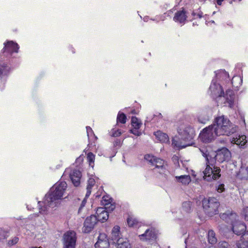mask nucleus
Returning a JSON list of instances; mask_svg holds the SVG:
<instances>
[{"label": "nucleus", "mask_w": 248, "mask_h": 248, "mask_svg": "<svg viewBox=\"0 0 248 248\" xmlns=\"http://www.w3.org/2000/svg\"><path fill=\"white\" fill-rule=\"evenodd\" d=\"M203 156L206 159L207 167L203 172V180L211 181L212 180H216L220 176V169L219 168L214 167V169L210 167L217 161L222 163L224 161H229L231 157L230 151L226 148L223 147L218 149L217 151H212L210 148L202 147L199 148Z\"/></svg>", "instance_id": "1"}, {"label": "nucleus", "mask_w": 248, "mask_h": 248, "mask_svg": "<svg viewBox=\"0 0 248 248\" xmlns=\"http://www.w3.org/2000/svg\"><path fill=\"white\" fill-rule=\"evenodd\" d=\"M51 187L49 191L46 194L43 201H38L39 213L46 215L52 212L53 209L60 204V200L62 198L65 189L63 187Z\"/></svg>", "instance_id": "2"}, {"label": "nucleus", "mask_w": 248, "mask_h": 248, "mask_svg": "<svg viewBox=\"0 0 248 248\" xmlns=\"http://www.w3.org/2000/svg\"><path fill=\"white\" fill-rule=\"evenodd\" d=\"M178 135L172 140V145L179 149L192 145V140L195 136L194 128L189 124L181 123L177 128Z\"/></svg>", "instance_id": "3"}, {"label": "nucleus", "mask_w": 248, "mask_h": 248, "mask_svg": "<svg viewBox=\"0 0 248 248\" xmlns=\"http://www.w3.org/2000/svg\"><path fill=\"white\" fill-rule=\"evenodd\" d=\"M218 136H229L235 133L237 129L234 124L224 115L217 117L213 124L211 125Z\"/></svg>", "instance_id": "4"}, {"label": "nucleus", "mask_w": 248, "mask_h": 248, "mask_svg": "<svg viewBox=\"0 0 248 248\" xmlns=\"http://www.w3.org/2000/svg\"><path fill=\"white\" fill-rule=\"evenodd\" d=\"M209 90L211 91V95L213 98L225 96L228 106L231 108L233 107L234 95L232 90H227L225 94L222 87L219 84L217 83L214 79L212 81Z\"/></svg>", "instance_id": "5"}, {"label": "nucleus", "mask_w": 248, "mask_h": 248, "mask_svg": "<svg viewBox=\"0 0 248 248\" xmlns=\"http://www.w3.org/2000/svg\"><path fill=\"white\" fill-rule=\"evenodd\" d=\"M219 202L214 197L205 198L202 200V207L206 214L212 217L218 213Z\"/></svg>", "instance_id": "6"}, {"label": "nucleus", "mask_w": 248, "mask_h": 248, "mask_svg": "<svg viewBox=\"0 0 248 248\" xmlns=\"http://www.w3.org/2000/svg\"><path fill=\"white\" fill-rule=\"evenodd\" d=\"M217 136H219L214 130L213 126L210 125L201 131L199 138L202 142L208 143L214 140Z\"/></svg>", "instance_id": "7"}, {"label": "nucleus", "mask_w": 248, "mask_h": 248, "mask_svg": "<svg viewBox=\"0 0 248 248\" xmlns=\"http://www.w3.org/2000/svg\"><path fill=\"white\" fill-rule=\"evenodd\" d=\"M232 229L234 233L237 235L242 234V241H246L248 238V231H246L247 227L245 223L238 220L232 225Z\"/></svg>", "instance_id": "8"}, {"label": "nucleus", "mask_w": 248, "mask_h": 248, "mask_svg": "<svg viewBox=\"0 0 248 248\" xmlns=\"http://www.w3.org/2000/svg\"><path fill=\"white\" fill-rule=\"evenodd\" d=\"M77 238L74 231H68L63 235L62 248H75Z\"/></svg>", "instance_id": "9"}, {"label": "nucleus", "mask_w": 248, "mask_h": 248, "mask_svg": "<svg viewBox=\"0 0 248 248\" xmlns=\"http://www.w3.org/2000/svg\"><path fill=\"white\" fill-rule=\"evenodd\" d=\"M67 174L69 175L74 186H79L82 176L80 171L77 169L70 170L69 169H66L64 172V175H66Z\"/></svg>", "instance_id": "10"}, {"label": "nucleus", "mask_w": 248, "mask_h": 248, "mask_svg": "<svg viewBox=\"0 0 248 248\" xmlns=\"http://www.w3.org/2000/svg\"><path fill=\"white\" fill-rule=\"evenodd\" d=\"M97 222L96 217L95 215H92L87 217L84 221L82 232L84 233L91 232Z\"/></svg>", "instance_id": "11"}, {"label": "nucleus", "mask_w": 248, "mask_h": 248, "mask_svg": "<svg viewBox=\"0 0 248 248\" xmlns=\"http://www.w3.org/2000/svg\"><path fill=\"white\" fill-rule=\"evenodd\" d=\"M144 159L147 160L151 165L155 166L156 168L161 169L162 172L164 171V163L163 160L156 158L154 155H146L144 156Z\"/></svg>", "instance_id": "12"}, {"label": "nucleus", "mask_w": 248, "mask_h": 248, "mask_svg": "<svg viewBox=\"0 0 248 248\" xmlns=\"http://www.w3.org/2000/svg\"><path fill=\"white\" fill-rule=\"evenodd\" d=\"M4 47L2 51L3 54H9L11 55L13 52H18L19 46L18 45L13 42V41H9L7 43H5Z\"/></svg>", "instance_id": "13"}, {"label": "nucleus", "mask_w": 248, "mask_h": 248, "mask_svg": "<svg viewBox=\"0 0 248 248\" xmlns=\"http://www.w3.org/2000/svg\"><path fill=\"white\" fill-rule=\"evenodd\" d=\"M220 217L223 220H224L227 223L231 224L232 225L238 220V216L236 214L230 210L225 213H221Z\"/></svg>", "instance_id": "14"}, {"label": "nucleus", "mask_w": 248, "mask_h": 248, "mask_svg": "<svg viewBox=\"0 0 248 248\" xmlns=\"http://www.w3.org/2000/svg\"><path fill=\"white\" fill-rule=\"evenodd\" d=\"M124 239L122 237L120 233V227L118 226H115L112 230L109 241L111 243L116 244L120 242L121 239Z\"/></svg>", "instance_id": "15"}, {"label": "nucleus", "mask_w": 248, "mask_h": 248, "mask_svg": "<svg viewBox=\"0 0 248 248\" xmlns=\"http://www.w3.org/2000/svg\"><path fill=\"white\" fill-rule=\"evenodd\" d=\"M110 242L105 233H100L98 237V240L95 244V248H109Z\"/></svg>", "instance_id": "16"}, {"label": "nucleus", "mask_w": 248, "mask_h": 248, "mask_svg": "<svg viewBox=\"0 0 248 248\" xmlns=\"http://www.w3.org/2000/svg\"><path fill=\"white\" fill-rule=\"evenodd\" d=\"M110 212L105 208L104 207H98L96 211V218L98 221L104 222L106 221L108 218V212Z\"/></svg>", "instance_id": "17"}, {"label": "nucleus", "mask_w": 248, "mask_h": 248, "mask_svg": "<svg viewBox=\"0 0 248 248\" xmlns=\"http://www.w3.org/2000/svg\"><path fill=\"white\" fill-rule=\"evenodd\" d=\"M186 12L184 8L182 10L177 11L173 17V20L176 22L184 24L187 19Z\"/></svg>", "instance_id": "18"}, {"label": "nucleus", "mask_w": 248, "mask_h": 248, "mask_svg": "<svg viewBox=\"0 0 248 248\" xmlns=\"http://www.w3.org/2000/svg\"><path fill=\"white\" fill-rule=\"evenodd\" d=\"M101 204L104 205L107 210L112 211L115 208V203L113 202V199L109 195H105L101 201Z\"/></svg>", "instance_id": "19"}, {"label": "nucleus", "mask_w": 248, "mask_h": 248, "mask_svg": "<svg viewBox=\"0 0 248 248\" xmlns=\"http://www.w3.org/2000/svg\"><path fill=\"white\" fill-rule=\"evenodd\" d=\"M2 56L0 54V78H2L7 76L9 74L10 67L7 64L2 62Z\"/></svg>", "instance_id": "20"}, {"label": "nucleus", "mask_w": 248, "mask_h": 248, "mask_svg": "<svg viewBox=\"0 0 248 248\" xmlns=\"http://www.w3.org/2000/svg\"><path fill=\"white\" fill-rule=\"evenodd\" d=\"M140 239H146V240H150L153 239L155 238L156 234L153 229H147L146 230L145 232L140 235Z\"/></svg>", "instance_id": "21"}, {"label": "nucleus", "mask_w": 248, "mask_h": 248, "mask_svg": "<svg viewBox=\"0 0 248 248\" xmlns=\"http://www.w3.org/2000/svg\"><path fill=\"white\" fill-rule=\"evenodd\" d=\"M232 141L233 143L239 145L240 148H244L247 142L246 136L245 135L239 136L238 138H233Z\"/></svg>", "instance_id": "22"}, {"label": "nucleus", "mask_w": 248, "mask_h": 248, "mask_svg": "<svg viewBox=\"0 0 248 248\" xmlns=\"http://www.w3.org/2000/svg\"><path fill=\"white\" fill-rule=\"evenodd\" d=\"M156 138L161 142L167 143L169 141L168 135L160 131H158L155 133Z\"/></svg>", "instance_id": "23"}, {"label": "nucleus", "mask_w": 248, "mask_h": 248, "mask_svg": "<svg viewBox=\"0 0 248 248\" xmlns=\"http://www.w3.org/2000/svg\"><path fill=\"white\" fill-rule=\"evenodd\" d=\"M175 180L181 183L183 185H188L191 180L188 175H182L179 176H175Z\"/></svg>", "instance_id": "24"}, {"label": "nucleus", "mask_w": 248, "mask_h": 248, "mask_svg": "<svg viewBox=\"0 0 248 248\" xmlns=\"http://www.w3.org/2000/svg\"><path fill=\"white\" fill-rule=\"evenodd\" d=\"M208 241L212 245L215 244L217 242V238L216 236L215 232L212 230H210L208 233Z\"/></svg>", "instance_id": "25"}, {"label": "nucleus", "mask_w": 248, "mask_h": 248, "mask_svg": "<svg viewBox=\"0 0 248 248\" xmlns=\"http://www.w3.org/2000/svg\"><path fill=\"white\" fill-rule=\"evenodd\" d=\"M120 241L116 244L117 245L116 248H131L130 244L126 238L121 239Z\"/></svg>", "instance_id": "26"}, {"label": "nucleus", "mask_w": 248, "mask_h": 248, "mask_svg": "<svg viewBox=\"0 0 248 248\" xmlns=\"http://www.w3.org/2000/svg\"><path fill=\"white\" fill-rule=\"evenodd\" d=\"M192 203L189 201L185 202L182 203V209L183 212L189 213L191 211Z\"/></svg>", "instance_id": "27"}, {"label": "nucleus", "mask_w": 248, "mask_h": 248, "mask_svg": "<svg viewBox=\"0 0 248 248\" xmlns=\"http://www.w3.org/2000/svg\"><path fill=\"white\" fill-rule=\"evenodd\" d=\"M131 124L134 128L136 129H139L141 125L140 121L135 116L132 117Z\"/></svg>", "instance_id": "28"}, {"label": "nucleus", "mask_w": 248, "mask_h": 248, "mask_svg": "<svg viewBox=\"0 0 248 248\" xmlns=\"http://www.w3.org/2000/svg\"><path fill=\"white\" fill-rule=\"evenodd\" d=\"M19 241V238L17 236L12 237L9 240L7 241L6 245L8 247H12L16 244Z\"/></svg>", "instance_id": "29"}, {"label": "nucleus", "mask_w": 248, "mask_h": 248, "mask_svg": "<svg viewBox=\"0 0 248 248\" xmlns=\"http://www.w3.org/2000/svg\"><path fill=\"white\" fill-rule=\"evenodd\" d=\"M126 119L125 114L123 112H121L120 111L119 112L117 117V122H120L124 124L126 123Z\"/></svg>", "instance_id": "30"}, {"label": "nucleus", "mask_w": 248, "mask_h": 248, "mask_svg": "<svg viewBox=\"0 0 248 248\" xmlns=\"http://www.w3.org/2000/svg\"><path fill=\"white\" fill-rule=\"evenodd\" d=\"M9 236V232L2 229H0V241L7 239Z\"/></svg>", "instance_id": "31"}, {"label": "nucleus", "mask_w": 248, "mask_h": 248, "mask_svg": "<svg viewBox=\"0 0 248 248\" xmlns=\"http://www.w3.org/2000/svg\"><path fill=\"white\" fill-rule=\"evenodd\" d=\"M127 222L129 227H135L138 223L137 219L132 217H128Z\"/></svg>", "instance_id": "32"}, {"label": "nucleus", "mask_w": 248, "mask_h": 248, "mask_svg": "<svg viewBox=\"0 0 248 248\" xmlns=\"http://www.w3.org/2000/svg\"><path fill=\"white\" fill-rule=\"evenodd\" d=\"M217 248H230V246L227 242L222 241L217 244Z\"/></svg>", "instance_id": "33"}, {"label": "nucleus", "mask_w": 248, "mask_h": 248, "mask_svg": "<svg viewBox=\"0 0 248 248\" xmlns=\"http://www.w3.org/2000/svg\"><path fill=\"white\" fill-rule=\"evenodd\" d=\"M237 248H248V240L242 241V240H241L240 242L237 244Z\"/></svg>", "instance_id": "34"}, {"label": "nucleus", "mask_w": 248, "mask_h": 248, "mask_svg": "<svg viewBox=\"0 0 248 248\" xmlns=\"http://www.w3.org/2000/svg\"><path fill=\"white\" fill-rule=\"evenodd\" d=\"M87 159L89 162L90 165L91 166L92 163H94L95 155L92 152H90L87 155Z\"/></svg>", "instance_id": "35"}, {"label": "nucleus", "mask_w": 248, "mask_h": 248, "mask_svg": "<svg viewBox=\"0 0 248 248\" xmlns=\"http://www.w3.org/2000/svg\"><path fill=\"white\" fill-rule=\"evenodd\" d=\"M235 81H239V84L242 82V79L238 76H234L232 79V83L233 86H234V84Z\"/></svg>", "instance_id": "36"}, {"label": "nucleus", "mask_w": 248, "mask_h": 248, "mask_svg": "<svg viewBox=\"0 0 248 248\" xmlns=\"http://www.w3.org/2000/svg\"><path fill=\"white\" fill-rule=\"evenodd\" d=\"M96 182L94 178H90L88 181V185L87 186H94ZM98 184V183L97 182Z\"/></svg>", "instance_id": "37"}, {"label": "nucleus", "mask_w": 248, "mask_h": 248, "mask_svg": "<svg viewBox=\"0 0 248 248\" xmlns=\"http://www.w3.org/2000/svg\"><path fill=\"white\" fill-rule=\"evenodd\" d=\"M172 160L175 166H179V157L178 156L174 155L172 157Z\"/></svg>", "instance_id": "38"}, {"label": "nucleus", "mask_w": 248, "mask_h": 248, "mask_svg": "<svg viewBox=\"0 0 248 248\" xmlns=\"http://www.w3.org/2000/svg\"><path fill=\"white\" fill-rule=\"evenodd\" d=\"M87 134L88 137L89 138L90 136L92 135H94L92 129L90 126H86Z\"/></svg>", "instance_id": "39"}, {"label": "nucleus", "mask_w": 248, "mask_h": 248, "mask_svg": "<svg viewBox=\"0 0 248 248\" xmlns=\"http://www.w3.org/2000/svg\"><path fill=\"white\" fill-rule=\"evenodd\" d=\"M86 202H87L86 199L84 198L83 199V200L82 201V202L80 204V206L78 209V213H79L81 211L82 209L85 206V205L86 203Z\"/></svg>", "instance_id": "40"}, {"label": "nucleus", "mask_w": 248, "mask_h": 248, "mask_svg": "<svg viewBox=\"0 0 248 248\" xmlns=\"http://www.w3.org/2000/svg\"><path fill=\"white\" fill-rule=\"evenodd\" d=\"M138 129H131L130 130V132L131 133H132L133 134L136 135V136H139L141 134V133L138 130Z\"/></svg>", "instance_id": "41"}, {"label": "nucleus", "mask_w": 248, "mask_h": 248, "mask_svg": "<svg viewBox=\"0 0 248 248\" xmlns=\"http://www.w3.org/2000/svg\"><path fill=\"white\" fill-rule=\"evenodd\" d=\"M52 186H67V184L65 181H61L60 182H58L53 185Z\"/></svg>", "instance_id": "42"}, {"label": "nucleus", "mask_w": 248, "mask_h": 248, "mask_svg": "<svg viewBox=\"0 0 248 248\" xmlns=\"http://www.w3.org/2000/svg\"><path fill=\"white\" fill-rule=\"evenodd\" d=\"M92 187H87V191L86 193V195L85 197V199H87L90 196L91 193V189Z\"/></svg>", "instance_id": "43"}, {"label": "nucleus", "mask_w": 248, "mask_h": 248, "mask_svg": "<svg viewBox=\"0 0 248 248\" xmlns=\"http://www.w3.org/2000/svg\"><path fill=\"white\" fill-rule=\"evenodd\" d=\"M121 135V132L120 130L115 131L112 133L111 136L114 137H117L120 136Z\"/></svg>", "instance_id": "44"}, {"label": "nucleus", "mask_w": 248, "mask_h": 248, "mask_svg": "<svg viewBox=\"0 0 248 248\" xmlns=\"http://www.w3.org/2000/svg\"><path fill=\"white\" fill-rule=\"evenodd\" d=\"M209 120V118L207 117L204 118V119L202 120V118L200 117L198 118V121L200 123L202 124H205L206 121Z\"/></svg>", "instance_id": "45"}, {"label": "nucleus", "mask_w": 248, "mask_h": 248, "mask_svg": "<svg viewBox=\"0 0 248 248\" xmlns=\"http://www.w3.org/2000/svg\"><path fill=\"white\" fill-rule=\"evenodd\" d=\"M121 141L120 140L117 139L115 140L114 142V146H120L121 145Z\"/></svg>", "instance_id": "46"}, {"label": "nucleus", "mask_w": 248, "mask_h": 248, "mask_svg": "<svg viewBox=\"0 0 248 248\" xmlns=\"http://www.w3.org/2000/svg\"><path fill=\"white\" fill-rule=\"evenodd\" d=\"M224 187H216V190L219 193L224 191Z\"/></svg>", "instance_id": "47"}, {"label": "nucleus", "mask_w": 248, "mask_h": 248, "mask_svg": "<svg viewBox=\"0 0 248 248\" xmlns=\"http://www.w3.org/2000/svg\"><path fill=\"white\" fill-rule=\"evenodd\" d=\"M154 117H159L160 118H162V115L160 113H157L156 114H154Z\"/></svg>", "instance_id": "48"}, {"label": "nucleus", "mask_w": 248, "mask_h": 248, "mask_svg": "<svg viewBox=\"0 0 248 248\" xmlns=\"http://www.w3.org/2000/svg\"><path fill=\"white\" fill-rule=\"evenodd\" d=\"M224 0H216L217 1V4L218 5H221V3H222V2Z\"/></svg>", "instance_id": "49"}, {"label": "nucleus", "mask_w": 248, "mask_h": 248, "mask_svg": "<svg viewBox=\"0 0 248 248\" xmlns=\"http://www.w3.org/2000/svg\"><path fill=\"white\" fill-rule=\"evenodd\" d=\"M27 208L28 210H31V208H33V207H32L31 205H29V204H27Z\"/></svg>", "instance_id": "50"}, {"label": "nucleus", "mask_w": 248, "mask_h": 248, "mask_svg": "<svg viewBox=\"0 0 248 248\" xmlns=\"http://www.w3.org/2000/svg\"><path fill=\"white\" fill-rule=\"evenodd\" d=\"M197 16L200 18H202V12H201L200 13H198L197 14Z\"/></svg>", "instance_id": "51"}, {"label": "nucleus", "mask_w": 248, "mask_h": 248, "mask_svg": "<svg viewBox=\"0 0 248 248\" xmlns=\"http://www.w3.org/2000/svg\"><path fill=\"white\" fill-rule=\"evenodd\" d=\"M152 120V119H151V117L148 116L147 117V120L145 121V122L150 121Z\"/></svg>", "instance_id": "52"}, {"label": "nucleus", "mask_w": 248, "mask_h": 248, "mask_svg": "<svg viewBox=\"0 0 248 248\" xmlns=\"http://www.w3.org/2000/svg\"><path fill=\"white\" fill-rule=\"evenodd\" d=\"M176 2L178 3V4H179L182 0H176Z\"/></svg>", "instance_id": "53"}, {"label": "nucleus", "mask_w": 248, "mask_h": 248, "mask_svg": "<svg viewBox=\"0 0 248 248\" xmlns=\"http://www.w3.org/2000/svg\"><path fill=\"white\" fill-rule=\"evenodd\" d=\"M192 15L193 16H195L196 15H197V14H196L194 12H192Z\"/></svg>", "instance_id": "54"}, {"label": "nucleus", "mask_w": 248, "mask_h": 248, "mask_svg": "<svg viewBox=\"0 0 248 248\" xmlns=\"http://www.w3.org/2000/svg\"><path fill=\"white\" fill-rule=\"evenodd\" d=\"M217 186H225V185L223 184H221L218 185Z\"/></svg>", "instance_id": "55"}, {"label": "nucleus", "mask_w": 248, "mask_h": 248, "mask_svg": "<svg viewBox=\"0 0 248 248\" xmlns=\"http://www.w3.org/2000/svg\"><path fill=\"white\" fill-rule=\"evenodd\" d=\"M224 73L225 75H227L228 76H229V74L228 73H226V72H224Z\"/></svg>", "instance_id": "56"}, {"label": "nucleus", "mask_w": 248, "mask_h": 248, "mask_svg": "<svg viewBox=\"0 0 248 248\" xmlns=\"http://www.w3.org/2000/svg\"><path fill=\"white\" fill-rule=\"evenodd\" d=\"M31 248H42L41 247H39V248H38V247H32Z\"/></svg>", "instance_id": "57"}, {"label": "nucleus", "mask_w": 248, "mask_h": 248, "mask_svg": "<svg viewBox=\"0 0 248 248\" xmlns=\"http://www.w3.org/2000/svg\"><path fill=\"white\" fill-rule=\"evenodd\" d=\"M197 182H198V183H197V185H199H199H200V184H199V182L198 181V180H197Z\"/></svg>", "instance_id": "58"}, {"label": "nucleus", "mask_w": 248, "mask_h": 248, "mask_svg": "<svg viewBox=\"0 0 248 248\" xmlns=\"http://www.w3.org/2000/svg\"><path fill=\"white\" fill-rule=\"evenodd\" d=\"M134 110L132 111V113H134Z\"/></svg>", "instance_id": "59"}, {"label": "nucleus", "mask_w": 248, "mask_h": 248, "mask_svg": "<svg viewBox=\"0 0 248 248\" xmlns=\"http://www.w3.org/2000/svg\"><path fill=\"white\" fill-rule=\"evenodd\" d=\"M37 216H38V214H36Z\"/></svg>", "instance_id": "60"}, {"label": "nucleus", "mask_w": 248, "mask_h": 248, "mask_svg": "<svg viewBox=\"0 0 248 248\" xmlns=\"http://www.w3.org/2000/svg\"><path fill=\"white\" fill-rule=\"evenodd\" d=\"M186 248H187L186 247Z\"/></svg>", "instance_id": "61"}]
</instances>
